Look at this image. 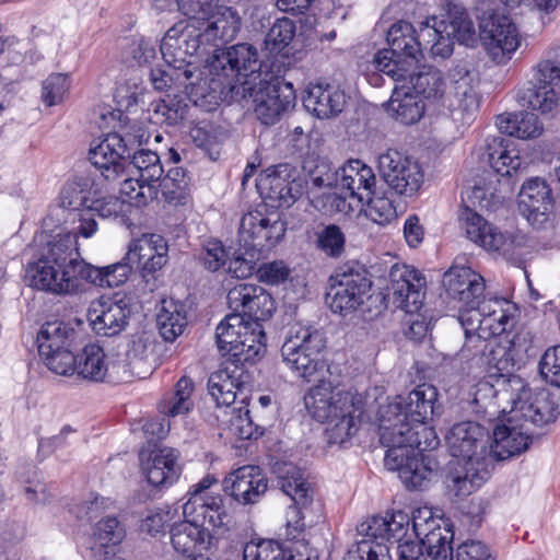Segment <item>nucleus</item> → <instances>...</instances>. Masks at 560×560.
Returning <instances> with one entry per match:
<instances>
[{
  "instance_id": "7",
  "label": "nucleus",
  "mask_w": 560,
  "mask_h": 560,
  "mask_svg": "<svg viewBox=\"0 0 560 560\" xmlns=\"http://www.w3.org/2000/svg\"><path fill=\"white\" fill-rule=\"evenodd\" d=\"M394 443H382L387 447L385 466L397 471L408 489H424L436 477L440 464L433 455L424 454L436 447H424L422 440L410 435L395 439Z\"/></svg>"
},
{
  "instance_id": "52",
  "label": "nucleus",
  "mask_w": 560,
  "mask_h": 560,
  "mask_svg": "<svg viewBox=\"0 0 560 560\" xmlns=\"http://www.w3.org/2000/svg\"><path fill=\"white\" fill-rule=\"evenodd\" d=\"M443 31L458 43L472 46L476 43V30L472 20L464 9L450 12L448 20H441Z\"/></svg>"
},
{
  "instance_id": "34",
  "label": "nucleus",
  "mask_w": 560,
  "mask_h": 560,
  "mask_svg": "<svg viewBox=\"0 0 560 560\" xmlns=\"http://www.w3.org/2000/svg\"><path fill=\"white\" fill-rule=\"evenodd\" d=\"M248 376L235 361L224 362L208 380V390L218 406H231L243 394Z\"/></svg>"
},
{
  "instance_id": "1",
  "label": "nucleus",
  "mask_w": 560,
  "mask_h": 560,
  "mask_svg": "<svg viewBox=\"0 0 560 560\" xmlns=\"http://www.w3.org/2000/svg\"><path fill=\"white\" fill-rule=\"evenodd\" d=\"M325 347L324 335L318 329L296 324L284 339L281 357L296 377L307 383L318 378L304 395L305 408L315 420L328 422L329 444L343 445L359 431L365 401L359 392L341 388L323 376L326 362L320 354Z\"/></svg>"
},
{
  "instance_id": "9",
  "label": "nucleus",
  "mask_w": 560,
  "mask_h": 560,
  "mask_svg": "<svg viewBox=\"0 0 560 560\" xmlns=\"http://www.w3.org/2000/svg\"><path fill=\"white\" fill-rule=\"evenodd\" d=\"M388 49L374 57L375 69L393 80H405L409 68L420 62L421 42L412 24L406 21L394 23L386 36Z\"/></svg>"
},
{
  "instance_id": "22",
  "label": "nucleus",
  "mask_w": 560,
  "mask_h": 560,
  "mask_svg": "<svg viewBox=\"0 0 560 560\" xmlns=\"http://www.w3.org/2000/svg\"><path fill=\"white\" fill-rule=\"evenodd\" d=\"M446 444L453 457L463 463L491 464L488 454V435L483 428L471 421H464L452 427L446 435Z\"/></svg>"
},
{
  "instance_id": "6",
  "label": "nucleus",
  "mask_w": 560,
  "mask_h": 560,
  "mask_svg": "<svg viewBox=\"0 0 560 560\" xmlns=\"http://www.w3.org/2000/svg\"><path fill=\"white\" fill-rule=\"evenodd\" d=\"M73 256H79L74 233L52 236L39 248L36 258L27 264L26 281L35 289L52 294H74Z\"/></svg>"
},
{
  "instance_id": "64",
  "label": "nucleus",
  "mask_w": 560,
  "mask_h": 560,
  "mask_svg": "<svg viewBox=\"0 0 560 560\" xmlns=\"http://www.w3.org/2000/svg\"><path fill=\"white\" fill-rule=\"evenodd\" d=\"M539 373L547 383L560 387V345L545 351L539 361Z\"/></svg>"
},
{
  "instance_id": "39",
  "label": "nucleus",
  "mask_w": 560,
  "mask_h": 560,
  "mask_svg": "<svg viewBox=\"0 0 560 560\" xmlns=\"http://www.w3.org/2000/svg\"><path fill=\"white\" fill-rule=\"evenodd\" d=\"M243 560H318V555L299 541L283 548L278 541L260 540L249 541L244 546Z\"/></svg>"
},
{
  "instance_id": "14",
  "label": "nucleus",
  "mask_w": 560,
  "mask_h": 560,
  "mask_svg": "<svg viewBox=\"0 0 560 560\" xmlns=\"http://www.w3.org/2000/svg\"><path fill=\"white\" fill-rule=\"evenodd\" d=\"M255 107L257 119L266 125H275L282 113L294 105L295 94L291 83L283 82L271 74L269 79H260L253 84L247 93Z\"/></svg>"
},
{
  "instance_id": "16",
  "label": "nucleus",
  "mask_w": 560,
  "mask_h": 560,
  "mask_svg": "<svg viewBox=\"0 0 560 560\" xmlns=\"http://www.w3.org/2000/svg\"><path fill=\"white\" fill-rule=\"evenodd\" d=\"M480 38L488 56L498 65H505L521 46L515 23L504 13L485 14L479 24Z\"/></svg>"
},
{
  "instance_id": "54",
  "label": "nucleus",
  "mask_w": 560,
  "mask_h": 560,
  "mask_svg": "<svg viewBox=\"0 0 560 560\" xmlns=\"http://www.w3.org/2000/svg\"><path fill=\"white\" fill-rule=\"evenodd\" d=\"M189 178L183 167L171 168L167 174L158 183V189L168 202L184 203L187 197Z\"/></svg>"
},
{
  "instance_id": "25",
  "label": "nucleus",
  "mask_w": 560,
  "mask_h": 560,
  "mask_svg": "<svg viewBox=\"0 0 560 560\" xmlns=\"http://www.w3.org/2000/svg\"><path fill=\"white\" fill-rule=\"evenodd\" d=\"M450 75L453 83V100L450 104L452 118L463 126L470 125L479 108L478 75L466 65H457Z\"/></svg>"
},
{
  "instance_id": "45",
  "label": "nucleus",
  "mask_w": 560,
  "mask_h": 560,
  "mask_svg": "<svg viewBox=\"0 0 560 560\" xmlns=\"http://www.w3.org/2000/svg\"><path fill=\"white\" fill-rule=\"evenodd\" d=\"M116 364L109 361L104 349L97 343H88L77 354L75 373L84 380L103 382Z\"/></svg>"
},
{
  "instance_id": "46",
  "label": "nucleus",
  "mask_w": 560,
  "mask_h": 560,
  "mask_svg": "<svg viewBox=\"0 0 560 560\" xmlns=\"http://www.w3.org/2000/svg\"><path fill=\"white\" fill-rule=\"evenodd\" d=\"M92 186L93 178L89 174L75 176L61 188L59 194L60 208L69 210L73 215V221L79 222V213L83 212L84 208H89L92 201Z\"/></svg>"
},
{
  "instance_id": "47",
  "label": "nucleus",
  "mask_w": 560,
  "mask_h": 560,
  "mask_svg": "<svg viewBox=\"0 0 560 560\" xmlns=\"http://www.w3.org/2000/svg\"><path fill=\"white\" fill-rule=\"evenodd\" d=\"M406 83L411 88V93L418 97L438 98L444 93V79L440 70L431 66H416L409 68L406 72Z\"/></svg>"
},
{
  "instance_id": "13",
  "label": "nucleus",
  "mask_w": 560,
  "mask_h": 560,
  "mask_svg": "<svg viewBox=\"0 0 560 560\" xmlns=\"http://www.w3.org/2000/svg\"><path fill=\"white\" fill-rule=\"evenodd\" d=\"M323 167H325L323 165ZM317 166L312 174V183L318 188L336 187L348 191L349 197L363 202L375 192L376 176L373 170L360 160H350L335 172H320Z\"/></svg>"
},
{
  "instance_id": "30",
  "label": "nucleus",
  "mask_w": 560,
  "mask_h": 560,
  "mask_svg": "<svg viewBox=\"0 0 560 560\" xmlns=\"http://www.w3.org/2000/svg\"><path fill=\"white\" fill-rule=\"evenodd\" d=\"M197 26L201 27V35L209 54L210 49H222V46L236 37L241 30V16L231 7L215 4L207 19L197 23Z\"/></svg>"
},
{
  "instance_id": "8",
  "label": "nucleus",
  "mask_w": 560,
  "mask_h": 560,
  "mask_svg": "<svg viewBox=\"0 0 560 560\" xmlns=\"http://www.w3.org/2000/svg\"><path fill=\"white\" fill-rule=\"evenodd\" d=\"M410 517L402 511L372 516L357 527V540L342 560H392L387 541L401 538L409 530Z\"/></svg>"
},
{
  "instance_id": "17",
  "label": "nucleus",
  "mask_w": 560,
  "mask_h": 560,
  "mask_svg": "<svg viewBox=\"0 0 560 560\" xmlns=\"http://www.w3.org/2000/svg\"><path fill=\"white\" fill-rule=\"evenodd\" d=\"M160 50L165 63L176 68H194L192 57L208 55L201 27L183 21L167 30Z\"/></svg>"
},
{
  "instance_id": "20",
  "label": "nucleus",
  "mask_w": 560,
  "mask_h": 560,
  "mask_svg": "<svg viewBox=\"0 0 560 560\" xmlns=\"http://www.w3.org/2000/svg\"><path fill=\"white\" fill-rule=\"evenodd\" d=\"M512 319L510 305L503 299H486L474 307L460 311L458 320L467 331L480 330L481 337L503 334Z\"/></svg>"
},
{
  "instance_id": "29",
  "label": "nucleus",
  "mask_w": 560,
  "mask_h": 560,
  "mask_svg": "<svg viewBox=\"0 0 560 560\" xmlns=\"http://www.w3.org/2000/svg\"><path fill=\"white\" fill-rule=\"evenodd\" d=\"M130 307L122 300L101 296L94 300L88 311L92 329L100 336L113 337L120 334L128 325Z\"/></svg>"
},
{
  "instance_id": "40",
  "label": "nucleus",
  "mask_w": 560,
  "mask_h": 560,
  "mask_svg": "<svg viewBox=\"0 0 560 560\" xmlns=\"http://www.w3.org/2000/svg\"><path fill=\"white\" fill-rule=\"evenodd\" d=\"M183 514L186 518H191L202 527H220L226 517L223 498L220 493L214 495L200 497L195 494L189 497L183 505Z\"/></svg>"
},
{
  "instance_id": "26",
  "label": "nucleus",
  "mask_w": 560,
  "mask_h": 560,
  "mask_svg": "<svg viewBox=\"0 0 560 560\" xmlns=\"http://www.w3.org/2000/svg\"><path fill=\"white\" fill-rule=\"evenodd\" d=\"M518 206L535 229H546L551 224L555 200L545 179L534 177L526 180L518 194Z\"/></svg>"
},
{
  "instance_id": "27",
  "label": "nucleus",
  "mask_w": 560,
  "mask_h": 560,
  "mask_svg": "<svg viewBox=\"0 0 560 560\" xmlns=\"http://www.w3.org/2000/svg\"><path fill=\"white\" fill-rule=\"evenodd\" d=\"M232 314H240L249 322H264L270 318L275 311L272 296L260 285L254 283H238L231 288L226 294Z\"/></svg>"
},
{
  "instance_id": "43",
  "label": "nucleus",
  "mask_w": 560,
  "mask_h": 560,
  "mask_svg": "<svg viewBox=\"0 0 560 560\" xmlns=\"http://www.w3.org/2000/svg\"><path fill=\"white\" fill-rule=\"evenodd\" d=\"M406 80H394L396 82L392 97L388 103V110L393 113L396 120L411 125L417 122L423 115L424 104L421 98L411 93V88Z\"/></svg>"
},
{
  "instance_id": "49",
  "label": "nucleus",
  "mask_w": 560,
  "mask_h": 560,
  "mask_svg": "<svg viewBox=\"0 0 560 560\" xmlns=\"http://www.w3.org/2000/svg\"><path fill=\"white\" fill-rule=\"evenodd\" d=\"M75 331L62 320L45 323L39 329L36 342L39 357L43 358L57 350L71 347Z\"/></svg>"
},
{
  "instance_id": "23",
  "label": "nucleus",
  "mask_w": 560,
  "mask_h": 560,
  "mask_svg": "<svg viewBox=\"0 0 560 560\" xmlns=\"http://www.w3.org/2000/svg\"><path fill=\"white\" fill-rule=\"evenodd\" d=\"M427 281L424 276L408 265H394L389 271L390 299L395 307L417 313L423 305Z\"/></svg>"
},
{
  "instance_id": "28",
  "label": "nucleus",
  "mask_w": 560,
  "mask_h": 560,
  "mask_svg": "<svg viewBox=\"0 0 560 560\" xmlns=\"http://www.w3.org/2000/svg\"><path fill=\"white\" fill-rule=\"evenodd\" d=\"M448 299L459 303L458 310L474 308L485 298V280L470 267L453 265L443 275Z\"/></svg>"
},
{
  "instance_id": "10",
  "label": "nucleus",
  "mask_w": 560,
  "mask_h": 560,
  "mask_svg": "<svg viewBox=\"0 0 560 560\" xmlns=\"http://www.w3.org/2000/svg\"><path fill=\"white\" fill-rule=\"evenodd\" d=\"M217 343L221 351L235 362H248L259 357L266 348L262 325L249 322L240 314H229L217 327Z\"/></svg>"
},
{
  "instance_id": "12",
  "label": "nucleus",
  "mask_w": 560,
  "mask_h": 560,
  "mask_svg": "<svg viewBox=\"0 0 560 560\" xmlns=\"http://www.w3.org/2000/svg\"><path fill=\"white\" fill-rule=\"evenodd\" d=\"M424 513H429L424 511ZM423 512L418 511L412 516V530L416 536L424 538L419 540L393 538L398 542L397 555L398 560H447L453 558V547L451 545L453 534L445 529V535L442 529L432 527L427 517L422 516Z\"/></svg>"
},
{
  "instance_id": "35",
  "label": "nucleus",
  "mask_w": 560,
  "mask_h": 560,
  "mask_svg": "<svg viewBox=\"0 0 560 560\" xmlns=\"http://www.w3.org/2000/svg\"><path fill=\"white\" fill-rule=\"evenodd\" d=\"M303 104L317 118L329 119L343 110L347 96L339 86L329 83H310Z\"/></svg>"
},
{
  "instance_id": "37",
  "label": "nucleus",
  "mask_w": 560,
  "mask_h": 560,
  "mask_svg": "<svg viewBox=\"0 0 560 560\" xmlns=\"http://www.w3.org/2000/svg\"><path fill=\"white\" fill-rule=\"evenodd\" d=\"M131 205H135V202H132L130 198L122 200L114 196L92 200L89 208H84L83 212L79 213V225L73 233L77 236L80 235L84 238H89L97 231L96 215L103 219L125 215Z\"/></svg>"
},
{
  "instance_id": "5",
  "label": "nucleus",
  "mask_w": 560,
  "mask_h": 560,
  "mask_svg": "<svg viewBox=\"0 0 560 560\" xmlns=\"http://www.w3.org/2000/svg\"><path fill=\"white\" fill-rule=\"evenodd\" d=\"M438 389L431 384H420L407 396L398 395L380 407L378 430L381 443H394L397 439H421L424 447H438L440 440L427 421L436 411Z\"/></svg>"
},
{
  "instance_id": "42",
  "label": "nucleus",
  "mask_w": 560,
  "mask_h": 560,
  "mask_svg": "<svg viewBox=\"0 0 560 560\" xmlns=\"http://www.w3.org/2000/svg\"><path fill=\"white\" fill-rule=\"evenodd\" d=\"M491 472V464L463 463V469L447 478V492L462 500L479 489L490 478Z\"/></svg>"
},
{
  "instance_id": "32",
  "label": "nucleus",
  "mask_w": 560,
  "mask_h": 560,
  "mask_svg": "<svg viewBox=\"0 0 560 560\" xmlns=\"http://www.w3.org/2000/svg\"><path fill=\"white\" fill-rule=\"evenodd\" d=\"M178 459L179 453L167 446L140 452L142 472L154 487L170 486L178 479L182 471Z\"/></svg>"
},
{
  "instance_id": "55",
  "label": "nucleus",
  "mask_w": 560,
  "mask_h": 560,
  "mask_svg": "<svg viewBox=\"0 0 560 560\" xmlns=\"http://www.w3.org/2000/svg\"><path fill=\"white\" fill-rule=\"evenodd\" d=\"M463 229L466 236L482 248L490 250L489 242L498 234V229L487 222L480 214L471 210L464 213Z\"/></svg>"
},
{
  "instance_id": "44",
  "label": "nucleus",
  "mask_w": 560,
  "mask_h": 560,
  "mask_svg": "<svg viewBox=\"0 0 560 560\" xmlns=\"http://www.w3.org/2000/svg\"><path fill=\"white\" fill-rule=\"evenodd\" d=\"M486 155L491 168L501 176L511 177L523 165L518 151L510 147L502 137H488L486 139Z\"/></svg>"
},
{
  "instance_id": "48",
  "label": "nucleus",
  "mask_w": 560,
  "mask_h": 560,
  "mask_svg": "<svg viewBox=\"0 0 560 560\" xmlns=\"http://www.w3.org/2000/svg\"><path fill=\"white\" fill-rule=\"evenodd\" d=\"M495 126L502 133L524 140L537 138L544 131L539 118L527 112L501 114L495 118Z\"/></svg>"
},
{
  "instance_id": "31",
  "label": "nucleus",
  "mask_w": 560,
  "mask_h": 560,
  "mask_svg": "<svg viewBox=\"0 0 560 560\" xmlns=\"http://www.w3.org/2000/svg\"><path fill=\"white\" fill-rule=\"evenodd\" d=\"M526 423L533 424L524 418L515 419L514 415L508 423L498 424L493 431V441L488 445L491 460H504L527 450L530 442V432Z\"/></svg>"
},
{
  "instance_id": "59",
  "label": "nucleus",
  "mask_w": 560,
  "mask_h": 560,
  "mask_svg": "<svg viewBox=\"0 0 560 560\" xmlns=\"http://www.w3.org/2000/svg\"><path fill=\"white\" fill-rule=\"evenodd\" d=\"M487 364L495 368L498 371L510 374L515 365L511 361V353L503 337L489 340V347L483 357Z\"/></svg>"
},
{
  "instance_id": "3",
  "label": "nucleus",
  "mask_w": 560,
  "mask_h": 560,
  "mask_svg": "<svg viewBox=\"0 0 560 560\" xmlns=\"http://www.w3.org/2000/svg\"><path fill=\"white\" fill-rule=\"evenodd\" d=\"M474 402L476 411L489 420L504 416L509 405V412L515 419L524 418L535 427L553 422L558 415L557 405L547 389L532 392L516 375L505 377V374H501L497 385L488 381L479 382L474 393Z\"/></svg>"
},
{
  "instance_id": "58",
  "label": "nucleus",
  "mask_w": 560,
  "mask_h": 560,
  "mask_svg": "<svg viewBox=\"0 0 560 560\" xmlns=\"http://www.w3.org/2000/svg\"><path fill=\"white\" fill-rule=\"evenodd\" d=\"M365 210L366 217L380 225H387L394 222L398 217L397 206L395 201L386 196H371Z\"/></svg>"
},
{
  "instance_id": "57",
  "label": "nucleus",
  "mask_w": 560,
  "mask_h": 560,
  "mask_svg": "<svg viewBox=\"0 0 560 560\" xmlns=\"http://www.w3.org/2000/svg\"><path fill=\"white\" fill-rule=\"evenodd\" d=\"M503 338L509 347L511 361H513L516 370L525 365L537 353L534 336L529 331L522 330L512 337L503 336Z\"/></svg>"
},
{
  "instance_id": "38",
  "label": "nucleus",
  "mask_w": 560,
  "mask_h": 560,
  "mask_svg": "<svg viewBox=\"0 0 560 560\" xmlns=\"http://www.w3.org/2000/svg\"><path fill=\"white\" fill-rule=\"evenodd\" d=\"M167 244L159 234H145L132 242L126 259L142 271L152 273L166 262Z\"/></svg>"
},
{
  "instance_id": "19",
  "label": "nucleus",
  "mask_w": 560,
  "mask_h": 560,
  "mask_svg": "<svg viewBox=\"0 0 560 560\" xmlns=\"http://www.w3.org/2000/svg\"><path fill=\"white\" fill-rule=\"evenodd\" d=\"M285 231V223L278 215L249 211L241 219L238 243L247 253L268 250L278 244Z\"/></svg>"
},
{
  "instance_id": "53",
  "label": "nucleus",
  "mask_w": 560,
  "mask_h": 560,
  "mask_svg": "<svg viewBox=\"0 0 560 560\" xmlns=\"http://www.w3.org/2000/svg\"><path fill=\"white\" fill-rule=\"evenodd\" d=\"M192 390V381L183 376L176 383L175 392L168 398H164L160 404V411L167 417L187 413L192 406L190 400Z\"/></svg>"
},
{
  "instance_id": "2",
  "label": "nucleus",
  "mask_w": 560,
  "mask_h": 560,
  "mask_svg": "<svg viewBox=\"0 0 560 560\" xmlns=\"http://www.w3.org/2000/svg\"><path fill=\"white\" fill-rule=\"evenodd\" d=\"M129 158L124 138L117 132L107 133L89 151L92 166L107 186L120 184V194L142 207L158 197L164 170L160 156L151 150L141 149Z\"/></svg>"
},
{
  "instance_id": "62",
  "label": "nucleus",
  "mask_w": 560,
  "mask_h": 560,
  "mask_svg": "<svg viewBox=\"0 0 560 560\" xmlns=\"http://www.w3.org/2000/svg\"><path fill=\"white\" fill-rule=\"evenodd\" d=\"M175 513L170 506L156 508L148 511L141 521L140 529L151 536L165 533V527L174 518Z\"/></svg>"
},
{
  "instance_id": "61",
  "label": "nucleus",
  "mask_w": 560,
  "mask_h": 560,
  "mask_svg": "<svg viewBox=\"0 0 560 560\" xmlns=\"http://www.w3.org/2000/svg\"><path fill=\"white\" fill-rule=\"evenodd\" d=\"M345 235L339 226L330 224L317 234V248L325 255L337 258L345 250Z\"/></svg>"
},
{
  "instance_id": "36",
  "label": "nucleus",
  "mask_w": 560,
  "mask_h": 560,
  "mask_svg": "<svg viewBox=\"0 0 560 560\" xmlns=\"http://www.w3.org/2000/svg\"><path fill=\"white\" fill-rule=\"evenodd\" d=\"M171 542L176 552L195 559L202 557L210 549L212 536L208 527H202L191 518H186V521L172 526Z\"/></svg>"
},
{
  "instance_id": "11",
  "label": "nucleus",
  "mask_w": 560,
  "mask_h": 560,
  "mask_svg": "<svg viewBox=\"0 0 560 560\" xmlns=\"http://www.w3.org/2000/svg\"><path fill=\"white\" fill-rule=\"evenodd\" d=\"M532 72V79L517 92L520 105L541 114L552 113L560 103V57L540 59Z\"/></svg>"
},
{
  "instance_id": "4",
  "label": "nucleus",
  "mask_w": 560,
  "mask_h": 560,
  "mask_svg": "<svg viewBox=\"0 0 560 560\" xmlns=\"http://www.w3.org/2000/svg\"><path fill=\"white\" fill-rule=\"evenodd\" d=\"M267 66L258 58L257 48L248 43L214 49L211 60L200 72L202 82L197 84V94L208 96L210 103L231 98H247L253 84L262 78Z\"/></svg>"
},
{
  "instance_id": "51",
  "label": "nucleus",
  "mask_w": 560,
  "mask_h": 560,
  "mask_svg": "<svg viewBox=\"0 0 560 560\" xmlns=\"http://www.w3.org/2000/svg\"><path fill=\"white\" fill-rule=\"evenodd\" d=\"M187 325L184 306L177 302L163 301L156 314V327L165 341L172 342L183 334Z\"/></svg>"
},
{
  "instance_id": "33",
  "label": "nucleus",
  "mask_w": 560,
  "mask_h": 560,
  "mask_svg": "<svg viewBox=\"0 0 560 560\" xmlns=\"http://www.w3.org/2000/svg\"><path fill=\"white\" fill-rule=\"evenodd\" d=\"M223 488L235 501L252 504L266 492L267 480L258 466L246 465L225 477Z\"/></svg>"
},
{
  "instance_id": "15",
  "label": "nucleus",
  "mask_w": 560,
  "mask_h": 560,
  "mask_svg": "<svg viewBox=\"0 0 560 560\" xmlns=\"http://www.w3.org/2000/svg\"><path fill=\"white\" fill-rule=\"evenodd\" d=\"M378 171L387 187L394 194L406 198L416 196L424 182L421 165L393 149L378 156Z\"/></svg>"
},
{
  "instance_id": "21",
  "label": "nucleus",
  "mask_w": 560,
  "mask_h": 560,
  "mask_svg": "<svg viewBox=\"0 0 560 560\" xmlns=\"http://www.w3.org/2000/svg\"><path fill=\"white\" fill-rule=\"evenodd\" d=\"M370 288L365 276L352 269L338 270L329 279L326 303L334 313L347 315L362 303Z\"/></svg>"
},
{
  "instance_id": "18",
  "label": "nucleus",
  "mask_w": 560,
  "mask_h": 560,
  "mask_svg": "<svg viewBox=\"0 0 560 560\" xmlns=\"http://www.w3.org/2000/svg\"><path fill=\"white\" fill-rule=\"evenodd\" d=\"M278 486L293 501L287 512V535L296 539L305 529L302 510L312 502L313 490L302 470L292 464H283Z\"/></svg>"
},
{
  "instance_id": "60",
  "label": "nucleus",
  "mask_w": 560,
  "mask_h": 560,
  "mask_svg": "<svg viewBox=\"0 0 560 560\" xmlns=\"http://www.w3.org/2000/svg\"><path fill=\"white\" fill-rule=\"evenodd\" d=\"M70 89V80L67 74H50L42 84V100L47 106H55L63 102Z\"/></svg>"
},
{
  "instance_id": "24",
  "label": "nucleus",
  "mask_w": 560,
  "mask_h": 560,
  "mask_svg": "<svg viewBox=\"0 0 560 560\" xmlns=\"http://www.w3.org/2000/svg\"><path fill=\"white\" fill-rule=\"evenodd\" d=\"M292 173L293 167L284 163L267 168L256 179L260 196L272 207L289 208L302 196V185L292 177Z\"/></svg>"
},
{
  "instance_id": "50",
  "label": "nucleus",
  "mask_w": 560,
  "mask_h": 560,
  "mask_svg": "<svg viewBox=\"0 0 560 560\" xmlns=\"http://www.w3.org/2000/svg\"><path fill=\"white\" fill-rule=\"evenodd\" d=\"M125 537V530L116 517L100 521L93 533L92 551L98 560H107L114 547Z\"/></svg>"
},
{
  "instance_id": "63",
  "label": "nucleus",
  "mask_w": 560,
  "mask_h": 560,
  "mask_svg": "<svg viewBox=\"0 0 560 560\" xmlns=\"http://www.w3.org/2000/svg\"><path fill=\"white\" fill-rule=\"evenodd\" d=\"M45 365L59 375H71L75 373L77 354H73L70 347L60 349L42 358Z\"/></svg>"
},
{
  "instance_id": "56",
  "label": "nucleus",
  "mask_w": 560,
  "mask_h": 560,
  "mask_svg": "<svg viewBox=\"0 0 560 560\" xmlns=\"http://www.w3.org/2000/svg\"><path fill=\"white\" fill-rule=\"evenodd\" d=\"M295 23L288 18L277 19L265 37V48L270 55L283 51L295 36Z\"/></svg>"
},
{
  "instance_id": "41",
  "label": "nucleus",
  "mask_w": 560,
  "mask_h": 560,
  "mask_svg": "<svg viewBox=\"0 0 560 560\" xmlns=\"http://www.w3.org/2000/svg\"><path fill=\"white\" fill-rule=\"evenodd\" d=\"M150 78L155 90L164 91L173 86L177 90L184 88L195 97L196 103L200 100H208V96L197 94V84L203 83V78L196 75V68H176L166 63V69H151Z\"/></svg>"
}]
</instances>
